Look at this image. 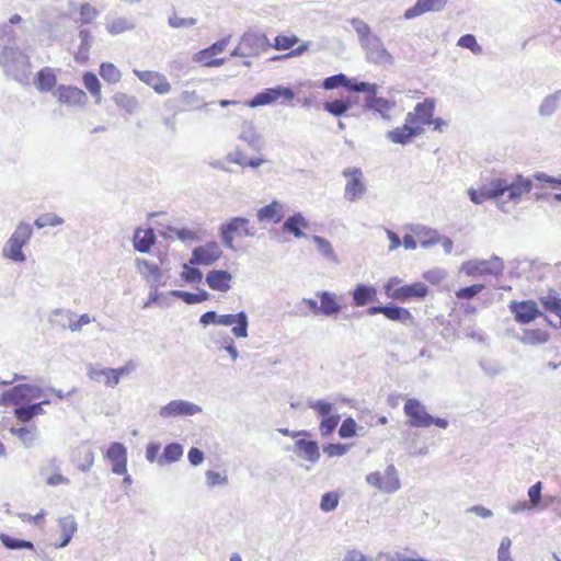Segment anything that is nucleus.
<instances>
[{
    "mask_svg": "<svg viewBox=\"0 0 561 561\" xmlns=\"http://www.w3.org/2000/svg\"><path fill=\"white\" fill-rule=\"evenodd\" d=\"M533 181L522 174H516L512 180L493 178L477 190L469 188L468 196L473 204L481 205L485 201H497L507 194L505 202L517 205L522 197L533 190Z\"/></svg>",
    "mask_w": 561,
    "mask_h": 561,
    "instance_id": "f257e3e1",
    "label": "nucleus"
},
{
    "mask_svg": "<svg viewBox=\"0 0 561 561\" xmlns=\"http://www.w3.org/2000/svg\"><path fill=\"white\" fill-rule=\"evenodd\" d=\"M0 66L4 73L22 85L30 83V57L22 53L18 46L4 45L0 51Z\"/></svg>",
    "mask_w": 561,
    "mask_h": 561,
    "instance_id": "f03ea898",
    "label": "nucleus"
},
{
    "mask_svg": "<svg viewBox=\"0 0 561 561\" xmlns=\"http://www.w3.org/2000/svg\"><path fill=\"white\" fill-rule=\"evenodd\" d=\"M33 234L32 226L27 222H20L2 249V255L13 262H24L23 247L30 241Z\"/></svg>",
    "mask_w": 561,
    "mask_h": 561,
    "instance_id": "7ed1b4c3",
    "label": "nucleus"
},
{
    "mask_svg": "<svg viewBox=\"0 0 561 561\" xmlns=\"http://www.w3.org/2000/svg\"><path fill=\"white\" fill-rule=\"evenodd\" d=\"M249 219L245 217H232L219 227V236L222 244L229 249L234 250L233 239L238 237H254V228L249 227Z\"/></svg>",
    "mask_w": 561,
    "mask_h": 561,
    "instance_id": "20e7f679",
    "label": "nucleus"
},
{
    "mask_svg": "<svg viewBox=\"0 0 561 561\" xmlns=\"http://www.w3.org/2000/svg\"><path fill=\"white\" fill-rule=\"evenodd\" d=\"M44 390L36 385L18 383L0 396V404H19L41 399Z\"/></svg>",
    "mask_w": 561,
    "mask_h": 561,
    "instance_id": "39448f33",
    "label": "nucleus"
},
{
    "mask_svg": "<svg viewBox=\"0 0 561 561\" xmlns=\"http://www.w3.org/2000/svg\"><path fill=\"white\" fill-rule=\"evenodd\" d=\"M461 271L469 276L473 275H493L502 276L504 271L503 260L493 254L490 260L467 261L461 265Z\"/></svg>",
    "mask_w": 561,
    "mask_h": 561,
    "instance_id": "423d86ee",
    "label": "nucleus"
},
{
    "mask_svg": "<svg viewBox=\"0 0 561 561\" xmlns=\"http://www.w3.org/2000/svg\"><path fill=\"white\" fill-rule=\"evenodd\" d=\"M342 175L347 179L344 187V198L347 202L360 199L367 192L363 171L356 167L346 168L342 171Z\"/></svg>",
    "mask_w": 561,
    "mask_h": 561,
    "instance_id": "0eeeda50",
    "label": "nucleus"
},
{
    "mask_svg": "<svg viewBox=\"0 0 561 561\" xmlns=\"http://www.w3.org/2000/svg\"><path fill=\"white\" fill-rule=\"evenodd\" d=\"M322 88L324 90H334L337 88H344L350 92L360 93L364 91L374 92V87L369 82L358 81L355 78L351 79L345 73H337L327 77L322 81Z\"/></svg>",
    "mask_w": 561,
    "mask_h": 561,
    "instance_id": "6e6552de",
    "label": "nucleus"
},
{
    "mask_svg": "<svg viewBox=\"0 0 561 561\" xmlns=\"http://www.w3.org/2000/svg\"><path fill=\"white\" fill-rule=\"evenodd\" d=\"M280 98L285 101H291L295 98V93L289 87L277 85L275 88H267L249 100L247 105L250 107L268 105Z\"/></svg>",
    "mask_w": 561,
    "mask_h": 561,
    "instance_id": "1a4fd4ad",
    "label": "nucleus"
},
{
    "mask_svg": "<svg viewBox=\"0 0 561 561\" xmlns=\"http://www.w3.org/2000/svg\"><path fill=\"white\" fill-rule=\"evenodd\" d=\"M362 49L368 62L378 66L393 65L394 62L393 56L387 50L378 35L364 44Z\"/></svg>",
    "mask_w": 561,
    "mask_h": 561,
    "instance_id": "9d476101",
    "label": "nucleus"
},
{
    "mask_svg": "<svg viewBox=\"0 0 561 561\" xmlns=\"http://www.w3.org/2000/svg\"><path fill=\"white\" fill-rule=\"evenodd\" d=\"M403 412L408 416V424L411 427H428V421H432V415L425 405L415 398L405 401Z\"/></svg>",
    "mask_w": 561,
    "mask_h": 561,
    "instance_id": "9b49d317",
    "label": "nucleus"
},
{
    "mask_svg": "<svg viewBox=\"0 0 561 561\" xmlns=\"http://www.w3.org/2000/svg\"><path fill=\"white\" fill-rule=\"evenodd\" d=\"M202 412V407L186 400H171L159 410V416L170 419L176 416H192Z\"/></svg>",
    "mask_w": 561,
    "mask_h": 561,
    "instance_id": "f8f14e48",
    "label": "nucleus"
},
{
    "mask_svg": "<svg viewBox=\"0 0 561 561\" xmlns=\"http://www.w3.org/2000/svg\"><path fill=\"white\" fill-rule=\"evenodd\" d=\"M385 291L389 298L404 302L411 299L425 298L428 294V287L422 282H415L398 287L393 291H389V286H385Z\"/></svg>",
    "mask_w": 561,
    "mask_h": 561,
    "instance_id": "ddd939ff",
    "label": "nucleus"
},
{
    "mask_svg": "<svg viewBox=\"0 0 561 561\" xmlns=\"http://www.w3.org/2000/svg\"><path fill=\"white\" fill-rule=\"evenodd\" d=\"M222 255V251L216 241H209L204 245L193 249L190 264L192 265H211Z\"/></svg>",
    "mask_w": 561,
    "mask_h": 561,
    "instance_id": "4468645a",
    "label": "nucleus"
},
{
    "mask_svg": "<svg viewBox=\"0 0 561 561\" xmlns=\"http://www.w3.org/2000/svg\"><path fill=\"white\" fill-rule=\"evenodd\" d=\"M368 316L383 314L388 320L401 323L413 321V316L409 309L397 306L392 302L387 305L370 306L366 310Z\"/></svg>",
    "mask_w": 561,
    "mask_h": 561,
    "instance_id": "2eb2a0df",
    "label": "nucleus"
},
{
    "mask_svg": "<svg viewBox=\"0 0 561 561\" xmlns=\"http://www.w3.org/2000/svg\"><path fill=\"white\" fill-rule=\"evenodd\" d=\"M510 311L514 314L515 320L520 324H528L542 313L538 308L536 301L523 300V301H512L508 305Z\"/></svg>",
    "mask_w": 561,
    "mask_h": 561,
    "instance_id": "dca6fc26",
    "label": "nucleus"
},
{
    "mask_svg": "<svg viewBox=\"0 0 561 561\" xmlns=\"http://www.w3.org/2000/svg\"><path fill=\"white\" fill-rule=\"evenodd\" d=\"M370 85L374 87V92H363L367 94L365 98L364 107L375 113H378L383 121H391V115L389 114V111L393 108L394 102L388 99L378 98V84L370 83Z\"/></svg>",
    "mask_w": 561,
    "mask_h": 561,
    "instance_id": "f3484780",
    "label": "nucleus"
},
{
    "mask_svg": "<svg viewBox=\"0 0 561 561\" xmlns=\"http://www.w3.org/2000/svg\"><path fill=\"white\" fill-rule=\"evenodd\" d=\"M218 325L232 327L231 333L237 339H244L249 335V318L245 311H239L234 314H219Z\"/></svg>",
    "mask_w": 561,
    "mask_h": 561,
    "instance_id": "a211bd4d",
    "label": "nucleus"
},
{
    "mask_svg": "<svg viewBox=\"0 0 561 561\" xmlns=\"http://www.w3.org/2000/svg\"><path fill=\"white\" fill-rule=\"evenodd\" d=\"M53 95L57 98L60 103L67 105L82 106L87 103L88 96L85 92L73 85H57L53 91Z\"/></svg>",
    "mask_w": 561,
    "mask_h": 561,
    "instance_id": "6ab92c4d",
    "label": "nucleus"
},
{
    "mask_svg": "<svg viewBox=\"0 0 561 561\" xmlns=\"http://www.w3.org/2000/svg\"><path fill=\"white\" fill-rule=\"evenodd\" d=\"M240 41L249 56H259L272 47L266 35L259 32H247L242 35Z\"/></svg>",
    "mask_w": 561,
    "mask_h": 561,
    "instance_id": "aec40b11",
    "label": "nucleus"
},
{
    "mask_svg": "<svg viewBox=\"0 0 561 561\" xmlns=\"http://www.w3.org/2000/svg\"><path fill=\"white\" fill-rule=\"evenodd\" d=\"M106 459L112 462V472L123 474L127 471V448L124 444L115 442L108 446L105 455Z\"/></svg>",
    "mask_w": 561,
    "mask_h": 561,
    "instance_id": "412c9836",
    "label": "nucleus"
},
{
    "mask_svg": "<svg viewBox=\"0 0 561 561\" xmlns=\"http://www.w3.org/2000/svg\"><path fill=\"white\" fill-rule=\"evenodd\" d=\"M134 73L140 81L151 87L158 94H167L171 90V84L165 76L160 72L134 69Z\"/></svg>",
    "mask_w": 561,
    "mask_h": 561,
    "instance_id": "4be33fe9",
    "label": "nucleus"
},
{
    "mask_svg": "<svg viewBox=\"0 0 561 561\" xmlns=\"http://www.w3.org/2000/svg\"><path fill=\"white\" fill-rule=\"evenodd\" d=\"M134 370L131 364H126L119 368H98L92 365L88 366V377L90 379H98L101 374L112 375V380H105L107 387H115L119 383L121 377L130 374Z\"/></svg>",
    "mask_w": 561,
    "mask_h": 561,
    "instance_id": "5701e85b",
    "label": "nucleus"
},
{
    "mask_svg": "<svg viewBox=\"0 0 561 561\" xmlns=\"http://www.w3.org/2000/svg\"><path fill=\"white\" fill-rule=\"evenodd\" d=\"M291 450L298 458L311 463L318 462L321 457L320 448L316 440L298 438Z\"/></svg>",
    "mask_w": 561,
    "mask_h": 561,
    "instance_id": "b1692460",
    "label": "nucleus"
},
{
    "mask_svg": "<svg viewBox=\"0 0 561 561\" xmlns=\"http://www.w3.org/2000/svg\"><path fill=\"white\" fill-rule=\"evenodd\" d=\"M448 0H416L413 7L405 10V20H412L427 12H439L445 9Z\"/></svg>",
    "mask_w": 561,
    "mask_h": 561,
    "instance_id": "393cba45",
    "label": "nucleus"
},
{
    "mask_svg": "<svg viewBox=\"0 0 561 561\" xmlns=\"http://www.w3.org/2000/svg\"><path fill=\"white\" fill-rule=\"evenodd\" d=\"M239 139L244 141L253 151L260 152L265 146L264 138L256 131L253 123L244 121L241 124Z\"/></svg>",
    "mask_w": 561,
    "mask_h": 561,
    "instance_id": "a878e982",
    "label": "nucleus"
},
{
    "mask_svg": "<svg viewBox=\"0 0 561 561\" xmlns=\"http://www.w3.org/2000/svg\"><path fill=\"white\" fill-rule=\"evenodd\" d=\"M316 296L320 299L319 314L336 318L342 311V306L337 301V296L328 290H319Z\"/></svg>",
    "mask_w": 561,
    "mask_h": 561,
    "instance_id": "bb28decb",
    "label": "nucleus"
},
{
    "mask_svg": "<svg viewBox=\"0 0 561 561\" xmlns=\"http://www.w3.org/2000/svg\"><path fill=\"white\" fill-rule=\"evenodd\" d=\"M232 275L226 270H211L206 275V283L213 290L227 293L231 288Z\"/></svg>",
    "mask_w": 561,
    "mask_h": 561,
    "instance_id": "cd10ccee",
    "label": "nucleus"
},
{
    "mask_svg": "<svg viewBox=\"0 0 561 561\" xmlns=\"http://www.w3.org/2000/svg\"><path fill=\"white\" fill-rule=\"evenodd\" d=\"M357 103V98L351 95L333 99L323 103V110L334 117H342Z\"/></svg>",
    "mask_w": 561,
    "mask_h": 561,
    "instance_id": "c85d7f7f",
    "label": "nucleus"
},
{
    "mask_svg": "<svg viewBox=\"0 0 561 561\" xmlns=\"http://www.w3.org/2000/svg\"><path fill=\"white\" fill-rule=\"evenodd\" d=\"M352 304L355 307H364L378 300L377 289L371 285L357 284L351 291Z\"/></svg>",
    "mask_w": 561,
    "mask_h": 561,
    "instance_id": "c756f323",
    "label": "nucleus"
},
{
    "mask_svg": "<svg viewBox=\"0 0 561 561\" xmlns=\"http://www.w3.org/2000/svg\"><path fill=\"white\" fill-rule=\"evenodd\" d=\"M58 526L61 533V540L55 542V548H65L71 541L73 535L78 531V524L73 515H67L58 519Z\"/></svg>",
    "mask_w": 561,
    "mask_h": 561,
    "instance_id": "7c9ffc66",
    "label": "nucleus"
},
{
    "mask_svg": "<svg viewBox=\"0 0 561 561\" xmlns=\"http://www.w3.org/2000/svg\"><path fill=\"white\" fill-rule=\"evenodd\" d=\"M309 228L308 220L304 217L301 213H295L289 216L283 224L282 230L285 233L293 234L295 238H304V229Z\"/></svg>",
    "mask_w": 561,
    "mask_h": 561,
    "instance_id": "2f4dec72",
    "label": "nucleus"
},
{
    "mask_svg": "<svg viewBox=\"0 0 561 561\" xmlns=\"http://www.w3.org/2000/svg\"><path fill=\"white\" fill-rule=\"evenodd\" d=\"M423 128H410L408 126H401L393 128L387 133V138L393 144L398 145H408L415 137H419L423 134Z\"/></svg>",
    "mask_w": 561,
    "mask_h": 561,
    "instance_id": "473e14b6",
    "label": "nucleus"
},
{
    "mask_svg": "<svg viewBox=\"0 0 561 561\" xmlns=\"http://www.w3.org/2000/svg\"><path fill=\"white\" fill-rule=\"evenodd\" d=\"M156 242V234L153 230H142L141 228L136 229L133 245L134 249L140 253H148Z\"/></svg>",
    "mask_w": 561,
    "mask_h": 561,
    "instance_id": "72a5a7b5",
    "label": "nucleus"
},
{
    "mask_svg": "<svg viewBox=\"0 0 561 561\" xmlns=\"http://www.w3.org/2000/svg\"><path fill=\"white\" fill-rule=\"evenodd\" d=\"M283 209L284 206L282 203L273 201L272 203L261 207L256 213V217L259 221L271 220L274 224H278L283 220Z\"/></svg>",
    "mask_w": 561,
    "mask_h": 561,
    "instance_id": "f704fd0d",
    "label": "nucleus"
},
{
    "mask_svg": "<svg viewBox=\"0 0 561 561\" xmlns=\"http://www.w3.org/2000/svg\"><path fill=\"white\" fill-rule=\"evenodd\" d=\"M411 230L419 238L420 245L424 249L440 242V236L435 229L415 225L411 228Z\"/></svg>",
    "mask_w": 561,
    "mask_h": 561,
    "instance_id": "c9c22d12",
    "label": "nucleus"
},
{
    "mask_svg": "<svg viewBox=\"0 0 561 561\" xmlns=\"http://www.w3.org/2000/svg\"><path fill=\"white\" fill-rule=\"evenodd\" d=\"M10 433L19 438L25 448H32L38 439V430L35 425L10 427Z\"/></svg>",
    "mask_w": 561,
    "mask_h": 561,
    "instance_id": "e433bc0d",
    "label": "nucleus"
},
{
    "mask_svg": "<svg viewBox=\"0 0 561 561\" xmlns=\"http://www.w3.org/2000/svg\"><path fill=\"white\" fill-rule=\"evenodd\" d=\"M56 82L57 78L54 70L49 67H45L37 72L34 84L38 91L48 92L53 90Z\"/></svg>",
    "mask_w": 561,
    "mask_h": 561,
    "instance_id": "4c0bfd02",
    "label": "nucleus"
},
{
    "mask_svg": "<svg viewBox=\"0 0 561 561\" xmlns=\"http://www.w3.org/2000/svg\"><path fill=\"white\" fill-rule=\"evenodd\" d=\"M435 111V100L426 98L423 102H420L414 107V113L422 125H431L432 117Z\"/></svg>",
    "mask_w": 561,
    "mask_h": 561,
    "instance_id": "58836bf2",
    "label": "nucleus"
},
{
    "mask_svg": "<svg viewBox=\"0 0 561 561\" xmlns=\"http://www.w3.org/2000/svg\"><path fill=\"white\" fill-rule=\"evenodd\" d=\"M137 264L139 266L142 265L147 270V280L150 283L151 288L165 285V282L162 280L161 270L157 264L150 263L145 259H138Z\"/></svg>",
    "mask_w": 561,
    "mask_h": 561,
    "instance_id": "ea45409f",
    "label": "nucleus"
},
{
    "mask_svg": "<svg viewBox=\"0 0 561 561\" xmlns=\"http://www.w3.org/2000/svg\"><path fill=\"white\" fill-rule=\"evenodd\" d=\"M351 25L355 30L360 47L369 42L371 38L377 35L373 33L371 27L359 18H352L350 20Z\"/></svg>",
    "mask_w": 561,
    "mask_h": 561,
    "instance_id": "a19ab883",
    "label": "nucleus"
},
{
    "mask_svg": "<svg viewBox=\"0 0 561 561\" xmlns=\"http://www.w3.org/2000/svg\"><path fill=\"white\" fill-rule=\"evenodd\" d=\"M382 477L385 482V485H382V492L391 494L400 489L401 484L398 471L392 463L387 466Z\"/></svg>",
    "mask_w": 561,
    "mask_h": 561,
    "instance_id": "79ce46f5",
    "label": "nucleus"
},
{
    "mask_svg": "<svg viewBox=\"0 0 561 561\" xmlns=\"http://www.w3.org/2000/svg\"><path fill=\"white\" fill-rule=\"evenodd\" d=\"M183 456V447L179 443L168 444L160 457L158 458L159 465L172 463L181 459Z\"/></svg>",
    "mask_w": 561,
    "mask_h": 561,
    "instance_id": "37998d69",
    "label": "nucleus"
},
{
    "mask_svg": "<svg viewBox=\"0 0 561 561\" xmlns=\"http://www.w3.org/2000/svg\"><path fill=\"white\" fill-rule=\"evenodd\" d=\"M560 100L561 90H558L554 93L547 95L539 106V114L545 117L551 116L557 111Z\"/></svg>",
    "mask_w": 561,
    "mask_h": 561,
    "instance_id": "c03bdc74",
    "label": "nucleus"
},
{
    "mask_svg": "<svg viewBox=\"0 0 561 561\" xmlns=\"http://www.w3.org/2000/svg\"><path fill=\"white\" fill-rule=\"evenodd\" d=\"M71 318H76V314L70 310L55 309L49 316V322L53 325L59 327L62 330L70 328Z\"/></svg>",
    "mask_w": 561,
    "mask_h": 561,
    "instance_id": "a18cd8bd",
    "label": "nucleus"
},
{
    "mask_svg": "<svg viewBox=\"0 0 561 561\" xmlns=\"http://www.w3.org/2000/svg\"><path fill=\"white\" fill-rule=\"evenodd\" d=\"M106 31L112 35H117L135 28V23L124 16L115 18L106 23Z\"/></svg>",
    "mask_w": 561,
    "mask_h": 561,
    "instance_id": "49530a36",
    "label": "nucleus"
},
{
    "mask_svg": "<svg viewBox=\"0 0 561 561\" xmlns=\"http://www.w3.org/2000/svg\"><path fill=\"white\" fill-rule=\"evenodd\" d=\"M548 337V333L540 329H525L519 340L522 343L527 345H537L546 343Z\"/></svg>",
    "mask_w": 561,
    "mask_h": 561,
    "instance_id": "de8ad7c7",
    "label": "nucleus"
},
{
    "mask_svg": "<svg viewBox=\"0 0 561 561\" xmlns=\"http://www.w3.org/2000/svg\"><path fill=\"white\" fill-rule=\"evenodd\" d=\"M83 84L85 89L95 98V103H101V83L95 73L87 71L83 75Z\"/></svg>",
    "mask_w": 561,
    "mask_h": 561,
    "instance_id": "09e8293b",
    "label": "nucleus"
},
{
    "mask_svg": "<svg viewBox=\"0 0 561 561\" xmlns=\"http://www.w3.org/2000/svg\"><path fill=\"white\" fill-rule=\"evenodd\" d=\"M539 300L545 310L554 313L559 318V324L554 328L561 327V298L556 295H547L540 297Z\"/></svg>",
    "mask_w": 561,
    "mask_h": 561,
    "instance_id": "8fccbe9b",
    "label": "nucleus"
},
{
    "mask_svg": "<svg viewBox=\"0 0 561 561\" xmlns=\"http://www.w3.org/2000/svg\"><path fill=\"white\" fill-rule=\"evenodd\" d=\"M1 543L9 550H21L28 549L32 550L34 545L32 541L14 538L12 536L1 534L0 535Z\"/></svg>",
    "mask_w": 561,
    "mask_h": 561,
    "instance_id": "3c124183",
    "label": "nucleus"
},
{
    "mask_svg": "<svg viewBox=\"0 0 561 561\" xmlns=\"http://www.w3.org/2000/svg\"><path fill=\"white\" fill-rule=\"evenodd\" d=\"M100 76L108 83H117L122 79L121 70L112 62L101 64Z\"/></svg>",
    "mask_w": 561,
    "mask_h": 561,
    "instance_id": "603ef678",
    "label": "nucleus"
},
{
    "mask_svg": "<svg viewBox=\"0 0 561 561\" xmlns=\"http://www.w3.org/2000/svg\"><path fill=\"white\" fill-rule=\"evenodd\" d=\"M113 101L118 107L126 110L128 113H134L138 106V102L134 96L122 92L114 94Z\"/></svg>",
    "mask_w": 561,
    "mask_h": 561,
    "instance_id": "864d4df0",
    "label": "nucleus"
},
{
    "mask_svg": "<svg viewBox=\"0 0 561 561\" xmlns=\"http://www.w3.org/2000/svg\"><path fill=\"white\" fill-rule=\"evenodd\" d=\"M230 36L221 38L216 43L211 44L209 47L201 50L196 55V60H205V56H215L221 53L228 45Z\"/></svg>",
    "mask_w": 561,
    "mask_h": 561,
    "instance_id": "5fc2aeb1",
    "label": "nucleus"
},
{
    "mask_svg": "<svg viewBox=\"0 0 561 561\" xmlns=\"http://www.w3.org/2000/svg\"><path fill=\"white\" fill-rule=\"evenodd\" d=\"M313 242L317 245L318 251L329 261L335 262L336 255L329 240L320 236L312 237Z\"/></svg>",
    "mask_w": 561,
    "mask_h": 561,
    "instance_id": "6e6d98bb",
    "label": "nucleus"
},
{
    "mask_svg": "<svg viewBox=\"0 0 561 561\" xmlns=\"http://www.w3.org/2000/svg\"><path fill=\"white\" fill-rule=\"evenodd\" d=\"M62 224L64 219L54 213L43 214L42 216L37 217L34 221V226L37 229H43L47 226L56 227Z\"/></svg>",
    "mask_w": 561,
    "mask_h": 561,
    "instance_id": "4d7b16f0",
    "label": "nucleus"
},
{
    "mask_svg": "<svg viewBox=\"0 0 561 561\" xmlns=\"http://www.w3.org/2000/svg\"><path fill=\"white\" fill-rule=\"evenodd\" d=\"M340 419H341V416L339 414H332V415L322 417L320 425H319L321 435L322 436L331 435L335 431V428L340 422Z\"/></svg>",
    "mask_w": 561,
    "mask_h": 561,
    "instance_id": "13d9d810",
    "label": "nucleus"
},
{
    "mask_svg": "<svg viewBox=\"0 0 561 561\" xmlns=\"http://www.w3.org/2000/svg\"><path fill=\"white\" fill-rule=\"evenodd\" d=\"M339 494L336 492H327L321 496L320 510L329 513L333 512L339 505Z\"/></svg>",
    "mask_w": 561,
    "mask_h": 561,
    "instance_id": "bf43d9fd",
    "label": "nucleus"
},
{
    "mask_svg": "<svg viewBox=\"0 0 561 561\" xmlns=\"http://www.w3.org/2000/svg\"><path fill=\"white\" fill-rule=\"evenodd\" d=\"M458 46L471 50L473 54L479 55L482 53V47L478 44L477 38L472 34H465L460 36L457 43Z\"/></svg>",
    "mask_w": 561,
    "mask_h": 561,
    "instance_id": "052dcab7",
    "label": "nucleus"
},
{
    "mask_svg": "<svg viewBox=\"0 0 561 561\" xmlns=\"http://www.w3.org/2000/svg\"><path fill=\"white\" fill-rule=\"evenodd\" d=\"M298 42L299 38L296 35H277L272 47L278 50H286L293 48Z\"/></svg>",
    "mask_w": 561,
    "mask_h": 561,
    "instance_id": "680f3d73",
    "label": "nucleus"
},
{
    "mask_svg": "<svg viewBox=\"0 0 561 561\" xmlns=\"http://www.w3.org/2000/svg\"><path fill=\"white\" fill-rule=\"evenodd\" d=\"M308 407L313 409L322 417L332 415L333 404L325 400H310L308 401Z\"/></svg>",
    "mask_w": 561,
    "mask_h": 561,
    "instance_id": "e2e57ef3",
    "label": "nucleus"
},
{
    "mask_svg": "<svg viewBox=\"0 0 561 561\" xmlns=\"http://www.w3.org/2000/svg\"><path fill=\"white\" fill-rule=\"evenodd\" d=\"M15 405L16 407L13 410V414L18 421H20L21 423H28L34 419L30 403H26V404L19 403Z\"/></svg>",
    "mask_w": 561,
    "mask_h": 561,
    "instance_id": "0e129e2a",
    "label": "nucleus"
},
{
    "mask_svg": "<svg viewBox=\"0 0 561 561\" xmlns=\"http://www.w3.org/2000/svg\"><path fill=\"white\" fill-rule=\"evenodd\" d=\"M356 427L357 424L353 417H346L340 428H339V436L342 439L351 438L356 435Z\"/></svg>",
    "mask_w": 561,
    "mask_h": 561,
    "instance_id": "69168bd1",
    "label": "nucleus"
},
{
    "mask_svg": "<svg viewBox=\"0 0 561 561\" xmlns=\"http://www.w3.org/2000/svg\"><path fill=\"white\" fill-rule=\"evenodd\" d=\"M183 272L181 274V277L186 283H201L203 279V273L198 267H191L187 264L183 265Z\"/></svg>",
    "mask_w": 561,
    "mask_h": 561,
    "instance_id": "338daca9",
    "label": "nucleus"
},
{
    "mask_svg": "<svg viewBox=\"0 0 561 561\" xmlns=\"http://www.w3.org/2000/svg\"><path fill=\"white\" fill-rule=\"evenodd\" d=\"M484 289L483 284H474L471 286L462 287L456 291V297L459 299H472Z\"/></svg>",
    "mask_w": 561,
    "mask_h": 561,
    "instance_id": "774afa93",
    "label": "nucleus"
}]
</instances>
